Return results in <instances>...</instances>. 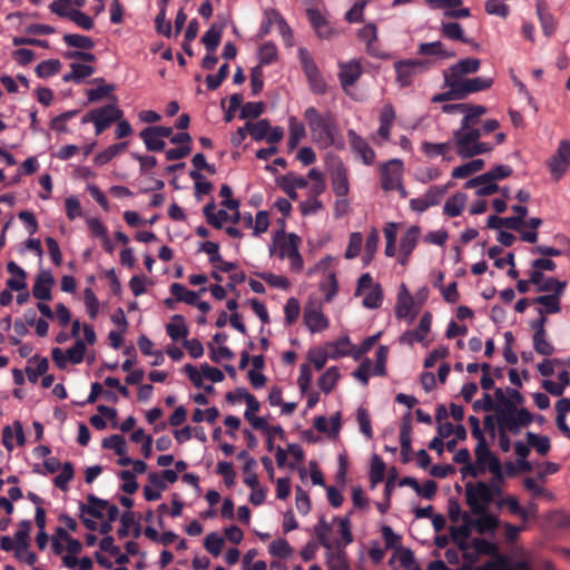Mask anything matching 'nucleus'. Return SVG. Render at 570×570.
Returning <instances> with one entry per match:
<instances>
[{
	"mask_svg": "<svg viewBox=\"0 0 570 570\" xmlns=\"http://www.w3.org/2000/svg\"><path fill=\"white\" fill-rule=\"evenodd\" d=\"M299 245L301 238L296 234H286L279 230L272 239L269 255L277 256L281 259H288L291 271L301 272L304 266V261L299 253Z\"/></svg>",
	"mask_w": 570,
	"mask_h": 570,
	"instance_id": "obj_5",
	"label": "nucleus"
},
{
	"mask_svg": "<svg viewBox=\"0 0 570 570\" xmlns=\"http://www.w3.org/2000/svg\"><path fill=\"white\" fill-rule=\"evenodd\" d=\"M512 174V168L508 165H498L497 167H494L493 169L482 174V175H479L478 177H474L470 180H468L465 184H464V187L465 188H472L474 184L476 183H481V181H484V180H489V179H492V180H498V179H503V178H507L509 177L510 175Z\"/></svg>",
	"mask_w": 570,
	"mask_h": 570,
	"instance_id": "obj_36",
	"label": "nucleus"
},
{
	"mask_svg": "<svg viewBox=\"0 0 570 570\" xmlns=\"http://www.w3.org/2000/svg\"><path fill=\"white\" fill-rule=\"evenodd\" d=\"M417 313L419 306L415 305L412 296L396 299L395 316L399 320H405L407 323H412Z\"/></svg>",
	"mask_w": 570,
	"mask_h": 570,
	"instance_id": "obj_33",
	"label": "nucleus"
},
{
	"mask_svg": "<svg viewBox=\"0 0 570 570\" xmlns=\"http://www.w3.org/2000/svg\"><path fill=\"white\" fill-rule=\"evenodd\" d=\"M495 397L499 400L495 407L498 430L515 435L522 428L531 423L530 412L525 409H518L510 400L505 399L501 389L495 390Z\"/></svg>",
	"mask_w": 570,
	"mask_h": 570,
	"instance_id": "obj_3",
	"label": "nucleus"
},
{
	"mask_svg": "<svg viewBox=\"0 0 570 570\" xmlns=\"http://www.w3.org/2000/svg\"><path fill=\"white\" fill-rule=\"evenodd\" d=\"M360 39L366 43V50L372 56H377L376 49H375V42L377 40V30L376 27L372 23L365 24L360 31H358Z\"/></svg>",
	"mask_w": 570,
	"mask_h": 570,
	"instance_id": "obj_48",
	"label": "nucleus"
},
{
	"mask_svg": "<svg viewBox=\"0 0 570 570\" xmlns=\"http://www.w3.org/2000/svg\"><path fill=\"white\" fill-rule=\"evenodd\" d=\"M341 413L337 412L330 419L320 415L314 419V428L330 438H336L341 431Z\"/></svg>",
	"mask_w": 570,
	"mask_h": 570,
	"instance_id": "obj_28",
	"label": "nucleus"
},
{
	"mask_svg": "<svg viewBox=\"0 0 570 570\" xmlns=\"http://www.w3.org/2000/svg\"><path fill=\"white\" fill-rule=\"evenodd\" d=\"M268 552L274 557L286 559L292 556L293 548L285 539L278 538L271 542Z\"/></svg>",
	"mask_w": 570,
	"mask_h": 570,
	"instance_id": "obj_55",
	"label": "nucleus"
},
{
	"mask_svg": "<svg viewBox=\"0 0 570 570\" xmlns=\"http://www.w3.org/2000/svg\"><path fill=\"white\" fill-rule=\"evenodd\" d=\"M315 533L322 547L326 549L327 570H348V562L345 549L334 548L331 539L332 525L327 524L325 518H321L315 525Z\"/></svg>",
	"mask_w": 570,
	"mask_h": 570,
	"instance_id": "obj_6",
	"label": "nucleus"
},
{
	"mask_svg": "<svg viewBox=\"0 0 570 570\" xmlns=\"http://www.w3.org/2000/svg\"><path fill=\"white\" fill-rule=\"evenodd\" d=\"M304 119L309 129L311 140L318 149H344L343 136L331 112H321L315 107H308L304 111Z\"/></svg>",
	"mask_w": 570,
	"mask_h": 570,
	"instance_id": "obj_2",
	"label": "nucleus"
},
{
	"mask_svg": "<svg viewBox=\"0 0 570 570\" xmlns=\"http://www.w3.org/2000/svg\"><path fill=\"white\" fill-rule=\"evenodd\" d=\"M95 72V69L89 65L83 63H71L70 72L63 75L62 80L65 82H81L83 79L90 77Z\"/></svg>",
	"mask_w": 570,
	"mask_h": 570,
	"instance_id": "obj_40",
	"label": "nucleus"
},
{
	"mask_svg": "<svg viewBox=\"0 0 570 570\" xmlns=\"http://www.w3.org/2000/svg\"><path fill=\"white\" fill-rule=\"evenodd\" d=\"M166 333L174 342H184L189 333L184 316L173 315L170 322L166 325Z\"/></svg>",
	"mask_w": 570,
	"mask_h": 570,
	"instance_id": "obj_32",
	"label": "nucleus"
},
{
	"mask_svg": "<svg viewBox=\"0 0 570 570\" xmlns=\"http://www.w3.org/2000/svg\"><path fill=\"white\" fill-rule=\"evenodd\" d=\"M421 236V229L419 226L413 225L409 227L405 234L401 238L400 249L406 253H413Z\"/></svg>",
	"mask_w": 570,
	"mask_h": 570,
	"instance_id": "obj_47",
	"label": "nucleus"
},
{
	"mask_svg": "<svg viewBox=\"0 0 570 570\" xmlns=\"http://www.w3.org/2000/svg\"><path fill=\"white\" fill-rule=\"evenodd\" d=\"M102 448L115 451L117 455H124L127 453L126 440L119 434H114L104 439Z\"/></svg>",
	"mask_w": 570,
	"mask_h": 570,
	"instance_id": "obj_59",
	"label": "nucleus"
},
{
	"mask_svg": "<svg viewBox=\"0 0 570 570\" xmlns=\"http://www.w3.org/2000/svg\"><path fill=\"white\" fill-rule=\"evenodd\" d=\"M474 454L475 460L473 464L460 469L463 478H479L501 465L500 460L490 451L488 445H476Z\"/></svg>",
	"mask_w": 570,
	"mask_h": 570,
	"instance_id": "obj_7",
	"label": "nucleus"
},
{
	"mask_svg": "<svg viewBox=\"0 0 570 570\" xmlns=\"http://www.w3.org/2000/svg\"><path fill=\"white\" fill-rule=\"evenodd\" d=\"M432 315L431 313H424L420 318L419 325L415 330L405 331L400 336V343L412 345L415 342L422 343L431 331Z\"/></svg>",
	"mask_w": 570,
	"mask_h": 570,
	"instance_id": "obj_18",
	"label": "nucleus"
},
{
	"mask_svg": "<svg viewBox=\"0 0 570 570\" xmlns=\"http://www.w3.org/2000/svg\"><path fill=\"white\" fill-rule=\"evenodd\" d=\"M495 507L498 509L507 507L510 513L519 515L523 521H527V513H524L523 508L520 505L518 499L513 495H507L505 498L499 499L495 502Z\"/></svg>",
	"mask_w": 570,
	"mask_h": 570,
	"instance_id": "obj_54",
	"label": "nucleus"
},
{
	"mask_svg": "<svg viewBox=\"0 0 570 570\" xmlns=\"http://www.w3.org/2000/svg\"><path fill=\"white\" fill-rule=\"evenodd\" d=\"M7 271L12 275L9 279H7V286L11 291L21 292L27 288V273L14 262H9L7 264Z\"/></svg>",
	"mask_w": 570,
	"mask_h": 570,
	"instance_id": "obj_35",
	"label": "nucleus"
},
{
	"mask_svg": "<svg viewBox=\"0 0 570 570\" xmlns=\"http://www.w3.org/2000/svg\"><path fill=\"white\" fill-rule=\"evenodd\" d=\"M530 282L537 286L538 292H558L563 294L567 287L566 281H559L554 277H547L540 271H532Z\"/></svg>",
	"mask_w": 570,
	"mask_h": 570,
	"instance_id": "obj_22",
	"label": "nucleus"
},
{
	"mask_svg": "<svg viewBox=\"0 0 570 570\" xmlns=\"http://www.w3.org/2000/svg\"><path fill=\"white\" fill-rule=\"evenodd\" d=\"M107 501L95 497L94 494L88 495L87 503L80 504L81 515L88 514L92 518L101 519L105 515V509Z\"/></svg>",
	"mask_w": 570,
	"mask_h": 570,
	"instance_id": "obj_38",
	"label": "nucleus"
},
{
	"mask_svg": "<svg viewBox=\"0 0 570 570\" xmlns=\"http://www.w3.org/2000/svg\"><path fill=\"white\" fill-rule=\"evenodd\" d=\"M303 322L311 333H321L330 326V321L323 313L322 305L315 302L308 303L304 307Z\"/></svg>",
	"mask_w": 570,
	"mask_h": 570,
	"instance_id": "obj_15",
	"label": "nucleus"
},
{
	"mask_svg": "<svg viewBox=\"0 0 570 570\" xmlns=\"http://www.w3.org/2000/svg\"><path fill=\"white\" fill-rule=\"evenodd\" d=\"M307 179L294 173L286 174L281 180V187L292 199L297 198V189L307 187Z\"/></svg>",
	"mask_w": 570,
	"mask_h": 570,
	"instance_id": "obj_34",
	"label": "nucleus"
},
{
	"mask_svg": "<svg viewBox=\"0 0 570 570\" xmlns=\"http://www.w3.org/2000/svg\"><path fill=\"white\" fill-rule=\"evenodd\" d=\"M449 186H450L449 184L448 185H433V186H431L423 194L424 198L426 199L428 205L430 207L439 205L442 202L444 195L446 194Z\"/></svg>",
	"mask_w": 570,
	"mask_h": 570,
	"instance_id": "obj_57",
	"label": "nucleus"
},
{
	"mask_svg": "<svg viewBox=\"0 0 570 570\" xmlns=\"http://www.w3.org/2000/svg\"><path fill=\"white\" fill-rule=\"evenodd\" d=\"M362 75V67L358 61L351 60L340 63L338 79L345 92L358 80Z\"/></svg>",
	"mask_w": 570,
	"mask_h": 570,
	"instance_id": "obj_24",
	"label": "nucleus"
},
{
	"mask_svg": "<svg viewBox=\"0 0 570 570\" xmlns=\"http://www.w3.org/2000/svg\"><path fill=\"white\" fill-rule=\"evenodd\" d=\"M127 147V142H118L110 145L101 153L97 154L95 156V164L97 166H104L108 164L112 158H115L118 154H120L122 150H125Z\"/></svg>",
	"mask_w": 570,
	"mask_h": 570,
	"instance_id": "obj_50",
	"label": "nucleus"
},
{
	"mask_svg": "<svg viewBox=\"0 0 570 570\" xmlns=\"http://www.w3.org/2000/svg\"><path fill=\"white\" fill-rule=\"evenodd\" d=\"M336 263L337 259L335 257L327 255L318 261L313 267L308 268L307 275L313 276L316 274H326L327 276L330 272H334L333 267Z\"/></svg>",
	"mask_w": 570,
	"mask_h": 570,
	"instance_id": "obj_58",
	"label": "nucleus"
},
{
	"mask_svg": "<svg viewBox=\"0 0 570 570\" xmlns=\"http://www.w3.org/2000/svg\"><path fill=\"white\" fill-rule=\"evenodd\" d=\"M421 150L429 158L442 157L443 160L452 161L453 156L451 155L452 144L451 142H430L424 141L421 146Z\"/></svg>",
	"mask_w": 570,
	"mask_h": 570,
	"instance_id": "obj_30",
	"label": "nucleus"
},
{
	"mask_svg": "<svg viewBox=\"0 0 570 570\" xmlns=\"http://www.w3.org/2000/svg\"><path fill=\"white\" fill-rule=\"evenodd\" d=\"M55 284L53 276L49 271H41L36 277L32 295L40 301L51 299V288Z\"/></svg>",
	"mask_w": 570,
	"mask_h": 570,
	"instance_id": "obj_25",
	"label": "nucleus"
},
{
	"mask_svg": "<svg viewBox=\"0 0 570 570\" xmlns=\"http://www.w3.org/2000/svg\"><path fill=\"white\" fill-rule=\"evenodd\" d=\"M288 129H289V137H288V148L295 149L299 141L305 137L306 130L302 122H299L295 117H291L288 119Z\"/></svg>",
	"mask_w": 570,
	"mask_h": 570,
	"instance_id": "obj_45",
	"label": "nucleus"
},
{
	"mask_svg": "<svg viewBox=\"0 0 570 570\" xmlns=\"http://www.w3.org/2000/svg\"><path fill=\"white\" fill-rule=\"evenodd\" d=\"M430 68V63L424 59H403L394 62L396 73V83L404 88L412 85L414 78Z\"/></svg>",
	"mask_w": 570,
	"mask_h": 570,
	"instance_id": "obj_11",
	"label": "nucleus"
},
{
	"mask_svg": "<svg viewBox=\"0 0 570 570\" xmlns=\"http://www.w3.org/2000/svg\"><path fill=\"white\" fill-rule=\"evenodd\" d=\"M326 170L330 174L333 191L336 197L347 196L350 193V181L347 168L343 160L334 154L325 156Z\"/></svg>",
	"mask_w": 570,
	"mask_h": 570,
	"instance_id": "obj_9",
	"label": "nucleus"
},
{
	"mask_svg": "<svg viewBox=\"0 0 570 570\" xmlns=\"http://www.w3.org/2000/svg\"><path fill=\"white\" fill-rule=\"evenodd\" d=\"M347 138L351 151L356 156V158H358L365 166L373 165L376 154L366 139L358 135L354 129L347 130Z\"/></svg>",
	"mask_w": 570,
	"mask_h": 570,
	"instance_id": "obj_16",
	"label": "nucleus"
},
{
	"mask_svg": "<svg viewBox=\"0 0 570 570\" xmlns=\"http://www.w3.org/2000/svg\"><path fill=\"white\" fill-rule=\"evenodd\" d=\"M363 245V235L358 232H354L350 235L348 244L346 250L344 253V257L346 259H353L357 257L361 253V248Z\"/></svg>",
	"mask_w": 570,
	"mask_h": 570,
	"instance_id": "obj_60",
	"label": "nucleus"
},
{
	"mask_svg": "<svg viewBox=\"0 0 570 570\" xmlns=\"http://www.w3.org/2000/svg\"><path fill=\"white\" fill-rule=\"evenodd\" d=\"M140 137L146 148L150 151H160L166 146L164 139L161 137H158V134L155 131L153 127L145 128L140 132Z\"/></svg>",
	"mask_w": 570,
	"mask_h": 570,
	"instance_id": "obj_44",
	"label": "nucleus"
},
{
	"mask_svg": "<svg viewBox=\"0 0 570 570\" xmlns=\"http://www.w3.org/2000/svg\"><path fill=\"white\" fill-rule=\"evenodd\" d=\"M417 53L423 57H433L436 59H449L454 57V52L448 50L441 41L421 42L417 46Z\"/></svg>",
	"mask_w": 570,
	"mask_h": 570,
	"instance_id": "obj_29",
	"label": "nucleus"
},
{
	"mask_svg": "<svg viewBox=\"0 0 570 570\" xmlns=\"http://www.w3.org/2000/svg\"><path fill=\"white\" fill-rule=\"evenodd\" d=\"M354 296L362 297V305L367 309H376L383 303L382 286L374 281L370 273L360 276Z\"/></svg>",
	"mask_w": 570,
	"mask_h": 570,
	"instance_id": "obj_8",
	"label": "nucleus"
},
{
	"mask_svg": "<svg viewBox=\"0 0 570 570\" xmlns=\"http://www.w3.org/2000/svg\"><path fill=\"white\" fill-rule=\"evenodd\" d=\"M493 80L488 77L463 78L453 82L456 92L460 94L461 99L470 94L485 90L492 86Z\"/></svg>",
	"mask_w": 570,
	"mask_h": 570,
	"instance_id": "obj_20",
	"label": "nucleus"
},
{
	"mask_svg": "<svg viewBox=\"0 0 570 570\" xmlns=\"http://www.w3.org/2000/svg\"><path fill=\"white\" fill-rule=\"evenodd\" d=\"M468 196L464 193H456L446 199L443 206V214L448 217H458L465 208Z\"/></svg>",
	"mask_w": 570,
	"mask_h": 570,
	"instance_id": "obj_39",
	"label": "nucleus"
},
{
	"mask_svg": "<svg viewBox=\"0 0 570 570\" xmlns=\"http://www.w3.org/2000/svg\"><path fill=\"white\" fill-rule=\"evenodd\" d=\"M533 348L535 350L537 353L544 356H550L553 354L554 347L547 340L546 331H539L538 333H534Z\"/></svg>",
	"mask_w": 570,
	"mask_h": 570,
	"instance_id": "obj_56",
	"label": "nucleus"
},
{
	"mask_svg": "<svg viewBox=\"0 0 570 570\" xmlns=\"http://www.w3.org/2000/svg\"><path fill=\"white\" fill-rule=\"evenodd\" d=\"M563 294L552 292L548 295H540L534 298V303L538 304L537 312L540 316H547L549 314H556L561 311L560 299Z\"/></svg>",
	"mask_w": 570,
	"mask_h": 570,
	"instance_id": "obj_26",
	"label": "nucleus"
},
{
	"mask_svg": "<svg viewBox=\"0 0 570 570\" xmlns=\"http://www.w3.org/2000/svg\"><path fill=\"white\" fill-rule=\"evenodd\" d=\"M85 4V0H55L49 6L51 12L59 17H67L70 12L76 11V8H81Z\"/></svg>",
	"mask_w": 570,
	"mask_h": 570,
	"instance_id": "obj_43",
	"label": "nucleus"
},
{
	"mask_svg": "<svg viewBox=\"0 0 570 570\" xmlns=\"http://www.w3.org/2000/svg\"><path fill=\"white\" fill-rule=\"evenodd\" d=\"M338 379V368L336 366H331L318 379V386L324 393L328 394L335 387Z\"/></svg>",
	"mask_w": 570,
	"mask_h": 570,
	"instance_id": "obj_49",
	"label": "nucleus"
},
{
	"mask_svg": "<svg viewBox=\"0 0 570 570\" xmlns=\"http://www.w3.org/2000/svg\"><path fill=\"white\" fill-rule=\"evenodd\" d=\"M480 68V60L476 58H466L462 59L455 65L451 66L448 70L443 72V76H446L454 81H459L465 78L466 75L474 73Z\"/></svg>",
	"mask_w": 570,
	"mask_h": 570,
	"instance_id": "obj_23",
	"label": "nucleus"
},
{
	"mask_svg": "<svg viewBox=\"0 0 570 570\" xmlns=\"http://www.w3.org/2000/svg\"><path fill=\"white\" fill-rule=\"evenodd\" d=\"M224 546V539L217 532H210L204 540L205 549L214 557H218Z\"/></svg>",
	"mask_w": 570,
	"mask_h": 570,
	"instance_id": "obj_63",
	"label": "nucleus"
},
{
	"mask_svg": "<svg viewBox=\"0 0 570 570\" xmlns=\"http://www.w3.org/2000/svg\"><path fill=\"white\" fill-rule=\"evenodd\" d=\"M298 59L302 65L303 71L308 80L311 90L316 95L326 92V81L317 68L311 53L305 48L298 49Z\"/></svg>",
	"mask_w": 570,
	"mask_h": 570,
	"instance_id": "obj_13",
	"label": "nucleus"
},
{
	"mask_svg": "<svg viewBox=\"0 0 570 570\" xmlns=\"http://www.w3.org/2000/svg\"><path fill=\"white\" fill-rule=\"evenodd\" d=\"M487 112L485 107L480 105H470L465 104L464 117L462 118V122L476 125L480 124V117Z\"/></svg>",
	"mask_w": 570,
	"mask_h": 570,
	"instance_id": "obj_61",
	"label": "nucleus"
},
{
	"mask_svg": "<svg viewBox=\"0 0 570 570\" xmlns=\"http://www.w3.org/2000/svg\"><path fill=\"white\" fill-rule=\"evenodd\" d=\"M49 368V362L46 357H40L38 355L31 357L28 361V366L26 367V374L28 380L31 383H37L39 377L43 375Z\"/></svg>",
	"mask_w": 570,
	"mask_h": 570,
	"instance_id": "obj_37",
	"label": "nucleus"
},
{
	"mask_svg": "<svg viewBox=\"0 0 570 570\" xmlns=\"http://www.w3.org/2000/svg\"><path fill=\"white\" fill-rule=\"evenodd\" d=\"M464 497L470 508L469 512H483L489 510L492 504L488 482L479 481L476 483L468 482L464 487Z\"/></svg>",
	"mask_w": 570,
	"mask_h": 570,
	"instance_id": "obj_10",
	"label": "nucleus"
},
{
	"mask_svg": "<svg viewBox=\"0 0 570 570\" xmlns=\"http://www.w3.org/2000/svg\"><path fill=\"white\" fill-rule=\"evenodd\" d=\"M96 135H100L111 124L124 117V111L116 104L96 109Z\"/></svg>",
	"mask_w": 570,
	"mask_h": 570,
	"instance_id": "obj_19",
	"label": "nucleus"
},
{
	"mask_svg": "<svg viewBox=\"0 0 570 570\" xmlns=\"http://www.w3.org/2000/svg\"><path fill=\"white\" fill-rule=\"evenodd\" d=\"M82 550V544L79 540L71 538L66 542V554L62 556V564L68 569L77 567L78 559L77 554Z\"/></svg>",
	"mask_w": 570,
	"mask_h": 570,
	"instance_id": "obj_42",
	"label": "nucleus"
},
{
	"mask_svg": "<svg viewBox=\"0 0 570 570\" xmlns=\"http://www.w3.org/2000/svg\"><path fill=\"white\" fill-rule=\"evenodd\" d=\"M480 126L462 122L460 128L453 131V145L462 158H470L487 154L494 147L493 144L480 141Z\"/></svg>",
	"mask_w": 570,
	"mask_h": 570,
	"instance_id": "obj_4",
	"label": "nucleus"
},
{
	"mask_svg": "<svg viewBox=\"0 0 570 570\" xmlns=\"http://www.w3.org/2000/svg\"><path fill=\"white\" fill-rule=\"evenodd\" d=\"M61 69V62L58 59H49L41 61L37 68L36 72L41 78H49L59 72Z\"/></svg>",
	"mask_w": 570,
	"mask_h": 570,
	"instance_id": "obj_62",
	"label": "nucleus"
},
{
	"mask_svg": "<svg viewBox=\"0 0 570 570\" xmlns=\"http://www.w3.org/2000/svg\"><path fill=\"white\" fill-rule=\"evenodd\" d=\"M327 348L330 350L331 358L335 360L348 355L352 350V343L347 336H344L336 342L330 343Z\"/></svg>",
	"mask_w": 570,
	"mask_h": 570,
	"instance_id": "obj_52",
	"label": "nucleus"
},
{
	"mask_svg": "<svg viewBox=\"0 0 570 570\" xmlns=\"http://www.w3.org/2000/svg\"><path fill=\"white\" fill-rule=\"evenodd\" d=\"M327 524L337 527L338 538L332 540L334 548L345 549L348 544L353 542V533H352V524L350 514L345 517H335L332 522H327Z\"/></svg>",
	"mask_w": 570,
	"mask_h": 570,
	"instance_id": "obj_21",
	"label": "nucleus"
},
{
	"mask_svg": "<svg viewBox=\"0 0 570 570\" xmlns=\"http://www.w3.org/2000/svg\"><path fill=\"white\" fill-rule=\"evenodd\" d=\"M500 527V518L484 510L483 512L463 513V522L450 528L452 541L458 546L465 561L473 563L480 556H493L497 553V546L483 538H471L472 532L480 535H494Z\"/></svg>",
	"mask_w": 570,
	"mask_h": 570,
	"instance_id": "obj_1",
	"label": "nucleus"
},
{
	"mask_svg": "<svg viewBox=\"0 0 570 570\" xmlns=\"http://www.w3.org/2000/svg\"><path fill=\"white\" fill-rule=\"evenodd\" d=\"M484 167L483 159H472L461 166L455 167L452 170V177L456 179H462L471 176L474 173L480 171Z\"/></svg>",
	"mask_w": 570,
	"mask_h": 570,
	"instance_id": "obj_46",
	"label": "nucleus"
},
{
	"mask_svg": "<svg viewBox=\"0 0 570 570\" xmlns=\"http://www.w3.org/2000/svg\"><path fill=\"white\" fill-rule=\"evenodd\" d=\"M13 440H16L19 445H23L26 442L23 428L19 421H16L12 428L6 425L2 431V443L8 451L13 450Z\"/></svg>",
	"mask_w": 570,
	"mask_h": 570,
	"instance_id": "obj_31",
	"label": "nucleus"
},
{
	"mask_svg": "<svg viewBox=\"0 0 570 570\" xmlns=\"http://www.w3.org/2000/svg\"><path fill=\"white\" fill-rule=\"evenodd\" d=\"M63 41L69 47H75L79 49H91L94 47V41L86 36L78 33H67L63 36Z\"/></svg>",
	"mask_w": 570,
	"mask_h": 570,
	"instance_id": "obj_64",
	"label": "nucleus"
},
{
	"mask_svg": "<svg viewBox=\"0 0 570 570\" xmlns=\"http://www.w3.org/2000/svg\"><path fill=\"white\" fill-rule=\"evenodd\" d=\"M549 169L557 179H559L570 167V140L562 139L559 142L556 154L548 163Z\"/></svg>",
	"mask_w": 570,
	"mask_h": 570,
	"instance_id": "obj_17",
	"label": "nucleus"
},
{
	"mask_svg": "<svg viewBox=\"0 0 570 570\" xmlns=\"http://www.w3.org/2000/svg\"><path fill=\"white\" fill-rule=\"evenodd\" d=\"M403 163L400 159H391L381 167V185L386 191L397 190L401 197L407 193L402 185Z\"/></svg>",
	"mask_w": 570,
	"mask_h": 570,
	"instance_id": "obj_12",
	"label": "nucleus"
},
{
	"mask_svg": "<svg viewBox=\"0 0 570 570\" xmlns=\"http://www.w3.org/2000/svg\"><path fill=\"white\" fill-rule=\"evenodd\" d=\"M240 220V213H239V208L238 209H227V208H222L219 210H217V213L215 214V217H212L210 218V225L215 228H223L224 224L225 223H233V224H237L239 223Z\"/></svg>",
	"mask_w": 570,
	"mask_h": 570,
	"instance_id": "obj_41",
	"label": "nucleus"
},
{
	"mask_svg": "<svg viewBox=\"0 0 570 570\" xmlns=\"http://www.w3.org/2000/svg\"><path fill=\"white\" fill-rule=\"evenodd\" d=\"M320 289L324 294L326 302H331L338 292V282L335 272H330L326 278L321 282Z\"/></svg>",
	"mask_w": 570,
	"mask_h": 570,
	"instance_id": "obj_53",
	"label": "nucleus"
},
{
	"mask_svg": "<svg viewBox=\"0 0 570 570\" xmlns=\"http://www.w3.org/2000/svg\"><path fill=\"white\" fill-rule=\"evenodd\" d=\"M86 351V343L82 340H77L66 352L59 347H53L51 356L59 368H66L68 364H80L85 358Z\"/></svg>",
	"mask_w": 570,
	"mask_h": 570,
	"instance_id": "obj_14",
	"label": "nucleus"
},
{
	"mask_svg": "<svg viewBox=\"0 0 570 570\" xmlns=\"http://www.w3.org/2000/svg\"><path fill=\"white\" fill-rule=\"evenodd\" d=\"M223 28L213 24L203 36V43L208 52H214L220 42Z\"/></svg>",
	"mask_w": 570,
	"mask_h": 570,
	"instance_id": "obj_51",
	"label": "nucleus"
},
{
	"mask_svg": "<svg viewBox=\"0 0 570 570\" xmlns=\"http://www.w3.org/2000/svg\"><path fill=\"white\" fill-rule=\"evenodd\" d=\"M226 400L230 403H236L244 400L247 405V409L244 413L245 419H249L253 412H258L261 409L259 402L245 387H237L234 392L227 393Z\"/></svg>",
	"mask_w": 570,
	"mask_h": 570,
	"instance_id": "obj_27",
	"label": "nucleus"
}]
</instances>
